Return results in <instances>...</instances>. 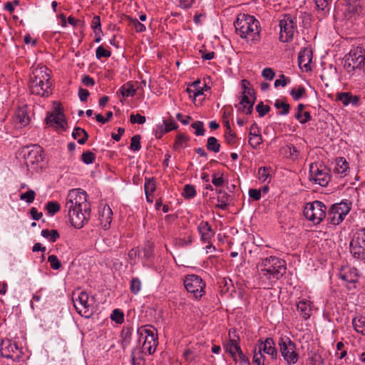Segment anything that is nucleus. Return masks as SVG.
Wrapping results in <instances>:
<instances>
[{"label":"nucleus","instance_id":"f257e3e1","mask_svg":"<svg viewBox=\"0 0 365 365\" xmlns=\"http://www.w3.org/2000/svg\"><path fill=\"white\" fill-rule=\"evenodd\" d=\"M257 268L262 285L269 287L286 274L287 264L284 259L271 256L262 259Z\"/></svg>","mask_w":365,"mask_h":365},{"label":"nucleus","instance_id":"f03ea898","mask_svg":"<svg viewBox=\"0 0 365 365\" xmlns=\"http://www.w3.org/2000/svg\"><path fill=\"white\" fill-rule=\"evenodd\" d=\"M235 27L237 34L247 41L255 43L259 41V22L255 16L245 14H239L235 22Z\"/></svg>","mask_w":365,"mask_h":365},{"label":"nucleus","instance_id":"7ed1b4c3","mask_svg":"<svg viewBox=\"0 0 365 365\" xmlns=\"http://www.w3.org/2000/svg\"><path fill=\"white\" fill-rule=\"evenodd\" d=\"M51 86L47 68L41 67L33 71L30 81V89L33 94L41 96H48Z\"/></svg>","mask_w":365,"mask_h":365},{"label":"nucleus","instance_id":"20e7f679","mask_svg":"<svg viewBox=\"0 0 365 365\" xmlns=\"http://www.w3.org/2000/svg\"><path fill=\"white\" fill-rule=\"evenodd\" d=\"M279 351L288 365L297 364L299 356L297 351L296 344L288 336L280 337L278 342Z\"/></svg>","mask_w":365,"mask_h":365},{"label":"nucleus","instance_id":"39448f33","mask_svg":"<svg viewBox=\"0 0 365 365\" xmlns=\"http://www.w3.org/2000/svg\"><path fill=\"white\" fill-rule=\"evenodd\" d=\"M21 154L25 159L28 168L36 169L40 163L43 161L44 155L43 148L36 144L24 147Z\"/></svg>","mask_w":365,"mask_h":365},{"label":"nucleus","instance_id":"423d86ee","mask_svg":"<svg viewBox=\"0 0 365 365\" xmlns=\"http://www.w3.org/2000/svg\"><path fill=\"white\" fill-rule=\"evenodd\" d=\"M365 61V51L361 47L351 49L344 58V68L349 73L360 69Z\"/></svg>","mask_w":365,"mask_h":365},{"label":"nucleus","instance_id":"0eeeda50","mask_svg":"<svg viewBox=\"0 0 365 365\" xmlns=\"http://www.w3.org/2000/svg\"><path fill=\"white\" fill-rule=\"evenodd\" d=\"M327 207L320 201L307 203L304 207V215L314 225H319L326 217Z\"/></svg>","mask_w":365,"mask_h":365},{"label":"nucleus","instance_id":"6e6552de","mask_svg":"<svg viewBox=\"0 0 365 365\" xmlns=\"http://www.w3.org/2000/svg\"><path fill=\"white\" fill-rule=\"evenodd\" d=\"M184 286L195 299H200L205 294V283L202 279L195 274L187 275L184 279Z\"/></svg>","mask_w":365,"mask_h":365},{"label":"nucleus","instance_id":"1a4fd4ad","mask_svg":"<svg viewBox=\"0 0 365 365\" xmlns=\"http://www.w3.org/2000/svg\"><path fill=\"white\" fill-rule=\"evenodd\" d=\"M89 205L87 202V194L80 189H73L69 191L66 202V208H79L86 210Z\"/></svg>","mask_w":365,"mask_h":365},{"label":"nucleus","instance_id":"9d476101","mask_svg":"<svg viewBox=\"0 0 365 365\" xmlns=\"http://www.w3.org/2000/svg\"><path fill=\"white\" fill-rule=\"evenodd\" d=\"M296 18L290 14H284L279 21L280 36L279 39L282 42H289L293 37L296 30Z\"/></svg>","mask_w":365,"mask_h":365},{"label":"nucleus","instance_id":"9b49d317","mask_svg":"<svg viewBox=\"0 0 365 365\" xmlns=\"http://www.w3.org/2000/svg\"><path fill=\"white\" fill-rule=\"evenodd\" d=\"M349 249L354 258L365 262V228L356 232L350 242Z\"/></svg>","mask_w":365,"mask_h":365},{"label":"nucleus","instance_id":"f8f14e48","mask_svg":"<svg viewBox=\"0 0 365 365\" xmlns=\"http://www.w3.org/2000/svg\"><path fill=\"white\" fill-rule=\"evenodd\" d=\"M140 338L139 341L143 339L141 351L145 354H152L155 352L158 345L157 338L154 333L148 329L141 327L138 331Z\"/></svg>","mask_w":365,"mask_h":365},{"label":"nucleus","instance_id":"ddd939ff","mask_svg":"<svg viewBox=\"0 0 365 365\" xmlns=\"http://www.w3.org/2000/svg\"><path fill=\"white\" fill-rule=\"evenodd\" d=\"M76 293H73V305L77 312L86 318H88L93 314L91 305L89 303V296L87 292L82 291L80 292L77 297L74 298Z\"/></svg>","mask_w":365,"mask_h":365},{"label":"nucleus","instance_id":"4468645a","mask_svg":"<svg viewBox=\"0 0 365 365\" xmlns=\"http://www.w3.org/2000/svg\"><path fill=\"white\" fill-rule=\"evenodd\" d=\"M349 211L350 207L346 203L332 205L328 212V220L332 225H339L344 220V217Z\"/></svg>","mask_w":365,"mask_h":365},{"label":"nucleus","instance_id":"2eb2a0df","mask_svg":"<svg viewBox=\"0 0 365 365\" xmlns=\"http://www.w3.org/2000/svg\"><path fill=\"white\" fill-rule=\"evenodd\" d=\"M341 10L347 20L355 19L363 14L361 0H343Z\"/></svg>","mask_w":365,"mask_h":365},{"label":"nucleus","instance_id":"dca6fc26","mask_svg":"<svg viewBox=\"0 0 365 365\" xmlns=\"http://www.w3.org/2000/svg\"><path fill=\"white\" fill-rule=\"evenodd\" d=\"M68 212L69 220L71 225L77 229L83 227L90 216L89 207L86 210L79 208L66 209Z\"/></svg>","mask_w":365,"mask_h":365},{"label":"nucleus","instance_id":"f3484780","mask_svg":"<svg viewBox=\"0 0 365 365\" xmlns=\"http://www.w3.org/2000/svg\"><path fill=\"white\" fill-rule=\"evenodd\" d=\"M310 178L322 187H325L330 181L331 176L325 166L312 164L309 168Z\"/></svg>","mask_w":365,"mask_h":365},{"label":"nucleus","instance_id":"a211bd4d","mask_svg":"<svg viewBox=\"0 0 365 365\" xmlns=\"http://www.w3.org/2000/svg\"><path fill=\"white\" fill-rule=\"evenodd\" d=\"M229 340L224 344V349L226 352L229 353L233 360L237 363V356L242 351L240 346V337L236 334L235 329L229 331Z\"/></svg>","mask_w":365,"mask_h":365},{"label":"nucleus","instance_id":"6ab92c4d","mask_svg":"<svg viewBox=\"0 0 365 365\" xmlns=\"http://www.w3.org/2000/svg\"><path fill=\"white\" fill-rule=\"evenodd\" d=\"M0 353L3 357L19 361L21 358V351L16 344L11 339H4L1 341Z\"/></svg>","mask_w":365,"mask_h":365},{"label":"nucleus","instance_id":"aec40b11","mask_svg":"<svg viewBox=\"0 0 365 365\" xmlns=\"http://www.w3.org/2000/svg\"><path fill=\"white\" fill-rule=\"evenodd\" d=\"M260 352H264L271 356L272 359H275L277 357V351L275 348L274 340L268 337L264 341L259 340L258 344L255 346Z\"/></svg>","mask_w":365,"mask_h":365},{"label":"nucleus","instance_id":"412c9836","mask_svg":"<svg viewBox=\"0 0 365 365\" xmlns=\"http://www.w3.org/2000/svg\"><path fill=\"white\" fill-rule=\"evenodd\" d=\"M312 60V51L305 48L300 51L298 55V64L300 68H304L306 71L311 70L310 63Z\"/></svg>","mask_w":365,"mask_h":365},{"label":"nucleus","instance_id":"4be33fe9","mask_svg":"<svg viewBox=\"0 0 365 365\" xmlns=\"http://www.w3.org/2000/svg\"><path fill=\"white\" fill-rule=\"evenodd\" d=\"M46 120L47 124L65 129V125L66 124L65 116L59 110L48 115Z\"/></svg>","mask_w":365,"mask_h":365},{"label":"nucleus","instance_id":"5701e85b","mask_svg":"<svg viewBox=\"0 0 365 365\" xmlns=\"http://www.w3.org/2000/svg\"><path fill=\"white\" fill-rule=\"evenodd\" d=\"M339 275L342 280L349 283H354L358 281L357 269L354 267L341 268Z\"/></svg>","mask_w":365,"mask_h":365},{"label":"nucleus","instance_id":"b1692460","mask_svg":"<svg viewBox=\"0 0 365 365\" xmlns=\"http://www.w3.org/2000/svg\"><path fill=\"white\" fill-rule=\"evenodd\" d=\"M197 230L200 234L201 240L205 243H210L214 232L208 222H201L197 226Z\"/></svg>","mask_w":365,"mask_h":365},{"label":"nucleus","instance_id":"393cba45","mask_svg":"<svg viewBox=\"0 0 365 365\" xmlns=\"http://www.w3.org/2000/svg\"><path fill=\"white\" fill-rule=\"evenodd\" d=\"M256 97L253 98H247L246 96H242L240 102L238 110L246 114H251L253 110V106L255 102Z\"/></svg>","mask_w":365,"mask_h":365},{"label":"nucleus","instance_id":"a878e982","mask_svg":"<svg viewBox=\"0 0 365 365\" xmlns=\"http://www.w3.org/2000/svg\"><path fill=\"white\" fill-rule=\"evenodd\" d=\"M334 171L339 174L341 177L347 175L349 172V163L344 158H337L336 159V165Z\"/></svg>","mask_w":365,"mask_h":365},{"label":"nucleus","instance_id":"bb28decb","mask_svg":"<svg viewBox=\"0 0 365 365\" xmlns=\"http://www.w3.org/2000/svg\"><path fill=\"white\" fill-rule=\"evenodd\" d=\"M113 212L109 207H104L102 209L100 221L104 229H108L112 220Z\"/></svg>","mask_w":365,"mask_h":365},{"label":"nucleus","instance_id":"cd10ccee","mask_svg":"<svg viewBox=\"0 0 365 365\" xmlns=\"http://www.w3.org/2000/svg\"><path fill=\"white\" fill-rule=\"evenodd\" d=\"M305 106L304 104H299L297 106V112L294 117L301 124H304L312 120V116L309 112L303 111Z\"/></svg>","mask_w":365,"mask_h":365},{"label":"nucleus","instance_id":"c85d7f7f","mask_svg":"<svg viewBox=\"0 0 365 365\" xmlns=\"http://www.w3.org/2000/svg\"><path fill=\"white\" fill-rule=\"evenodd\" d=\"M336 99L341 101L344 106H347L349 103L356 105L359 102V97L356 96H352L351 93L349 92L338 93Z\"/></svg>","mask_w":365,"mask_h":365},{"label":"nucleus","instance_id":"c756f323","mask_svg":"<svg viewBox=\"0 0 365 365\" xmlns=\"http://www.w3.org/2000/svg\"><path fill=\"white\" fill-rule=\"evenodd\" d=\"M311 303L309 301H300L297 305V309L300 312V315L304 319H307L311 316Z\"/></svg>","mask_w":365,"mask_h":365},{"label":"nucleus","instance_id":"7c9ffc66","mask_svg":"<svg viewBox=\"0 0 365 365\" xmlns=\"http://www.w3.org/2000/svg\"><path fill=\"white\" fill-rule=\"evenodd\" d=\"M72 136L73 138L76 139L78 143L81 145L84 144L88 138L87 132L84 129L79 127L74 128Z\"/></svg>","mask_w":365,"mask_h":365},{"label":"nucleus","instance_id":"2f4dec72","mask_svg":"<svg viewBox=\"0 0 365 365\" xmlns=\"http://www.w3.org/2000/svg\"><path fill=\"white\" fill-rule=\"evenodd\" d=\"M16 120L24 126L29 124L30 119L26 107L20 108L16 111Z\"/></svg>","mask_w":365,"mask_h":365},{"label":"nucleus","instance_id":"473e14b6","mask_svg":"<svg viewBox=\"0 0 365 365\" xmlns=\"http://www.w3.org/2000/svg\"><path fill=\"white\" fill-rule=\"evenodd\" d=\"M354 329L363 335H365V317L359 316L352 320Z\"/></svg>","mask_w":365,"mask_h":365},{"label":"nucleus","instance_id":"72a5a7b5","mask_svg":"<svg viewBox=\"0 0 365 365\" xmlns=\"http://www.w3.org/2000/svg\"><path fill=\"white\" fill-rule=\"evenodd\" d=\"M41 235L51 242H55L60 237V235L56 230H42Z\"/></svg>","mask_w":365,"mask_h":365},{"label":"nucleus","instance_id":"f704fd0d","mask_svg":"<svg viewBox=\"0 0 365 365\" xmlns=\"http://www.w3.org/2000/svg\"><path fill=\"white\" fill-rule=\"evenodd\" d=\"M274 107L279 110L278 114L280 115H286L289 113L290 106L289 103L277 99L274 102Z\"/></svg>","mask_w":365,"mask_h":365},{"label":"nucleus","instance_id":"c9c22d12","mask_svg":"<svg viewBox=\"0 0 365 365\" xmlns=\"http://www.w3.org/2000/svg\"><path fill=\"white\" fill-rule=\"evenodd\" d=\"M206 147L208 150L214 153H218L220 150V144L215 137L208 138Z\"/></svg>","mask_w":365,"mask_h":365},{"label":"nucleus","instance_id":"e433bc0d","mask_svg":"<svg viewBox=\"0 0 365 365\" xmlns=\"http://www.w3.org/2000/svg\"><path fill=\"white\" fill-rule=\"evenodd\" d=\"M45 208L50 216L54 215L60 209L61 205L56 201H48L45 206Z\"/></svg>","mask_w":365,"mask_h":365},{"label":"nucleus","instance_id":"4c0bfd02","mask_svg":"<svg viewBox=\"0 0 365 365\" xmlns=\"http://www.w3.org/2000/svg\"><path fill=\"white\" fill-rule=\"evenodd\" d=\"M120 93L124 97L134 96L136 93V90L133 88V86L129 83L123 85L120 88Z\"/></svg>","mask_w":365,"mask_h":365},{"label":"nucleus","instance_id":"58836bf2","mask_svg":"<svg viewBox=\"0 0 365 365\" xmlns=\"http://www.w3.org/2000/svg\"><path fill=\"white\" fill-rule=\"evenodd\" d=\"M163 125H165V128L161 130L160 137L165 133L178 128V125L173 120H163Z\"/></svg>","mask_w":365,"mask_h":365},{"label":"nucleus","instance_id":"ea45409f","mask_svg":"<svg viewBox=\"0 0 365 365\" xmlns=\"http://www.w3.org/2000/svg\"><path fill=\"white\" fill-rule=\"evenodd\" d=\"M251 135L252 137L250 138L249 144L253 148H257L262 143V135H260L259 130H257V132H255V133Z\"/></svg>","mask_w":365,"mask_h":365},{"label":"nucleus","instance_id":"a19ab883","mask_svg":"<svg viewBox=\"0 0 365 365\" xmlns=\"http://www.w3.org/2000/svg\"><path fill=\"white\" fill-rule=\"evenodd\" d=\"M144 188L145 194H153L156 189L155 179L153 178H145Z\"/></svg>","mask_w":365,"mask_h":365},{"label":"nucleus","instance_id":"79ce46f5","mask_svg":"<svg viewBox=\"0 0 365 365\" xmlns=\"http://www.w3.org/2000/svg\"><path fill=\"white\" fill-rule=\"evenodd\" d=\"M188 140L189 138L183 133L177 135L175 142L173 145L174 149L178 150L183 148L184 143H185Z\"/></svg>","mask_w":365,"mask_h":365},{"label":"nucleus","instance_id":"37998d69","mask_svg":"<svg viewBox=\"0 0 365 365\" xmlns=\"http://www.w3.org/2000/svg\"><path fill=\"white\" fill-rule=\"evenodd\" d=\"M306 93V90L304 86H299L297 88H294L290 91V95L294 101H298Z\"/></svg>","mask_w":365,"mask_h":365},{"label":"nucleus","instance_id":"c03bdc74","mask_svg":"<svg viewBox=\"0 0 365 365\" xmlns=\"http://www.w3.org/2000/svg\"><path fill=\"white\" fill-rule=\"evenodd\" d=\"M252 360L254 364L264 365V356L262 352L259 351L257 347L255 348Z\"/></svg>","mask_w":365,"mask_h":365},{"label":"nucleus","instance_id":"a18cd8bd","mask_svg":"<svg viewBox=\"0 0 365 365\" xmlns=\"http://www.w3.org/2000/svg\"><path fill=\"white\" fill-rule=\"evenodd\" d=\"M110 319L118 324H122L124 322V314L118 309H115L111 315Z\"/></svg>","mask_w":365,"mask_h":365},{"label":"nucleus","instance_id":"49530a36","mask_svg":"<svg viewBox=\"0 0 365 365\" xmlns=\"http://www.w3.org/2000/svg\"><path fill=\"white\" fill-rule=\"evenodd\" d=\"M309 360L310 365H323L324 364V361H323L322 356L317 352L312 353V354L309 357Z\"/></svg>","mask_w":365,"mask_h":365},{"label":"nucleus","instance_id":"de8ad7c7","mask_svg":"<svg viewBox=\"0 0 365 365\" xmlns=\"http://www.w3.org/2000/svg\"><path fill=\"white\" fill-rule=\"evenodd\" d=\"M270 167H261L258 170L259 179L263 182L266 181L270 176Z\"/></svg>","mask_w":365,"mask_h":365},{"label":"nucleus","instance_id":"09e8293b","mask_svg":"<svg viewBox=\"0 0 365 365\" xmlns=\"http://www.w3.org/2000/svg\"><path fill=\"white\" fill-rule=\"evenodd\" d=\"M196 195V190L195 187L191 185H186L184 187L182 195L185 198L190 199L195 197Z\"/></svg>","mask_w":365,"mask_h":365},{"label":"nucleus","instance_id":"8fccbe9b","mask_svg":"<svg viewBox=\"0 0 365 365\" xmlns=\"http://www.w3.org/2000/svg\"><path fill=\"white\" fill-rule=\"evenodd\" d=\"M130 292L134 294H137L141 289V282L138 278H133L130 282Z\"/></svg>","mask_w":365,"mask_h":365},{"label":"nucleus","instance_id":"3c124183","mask_svg":"<svg viewBox=\"0 0 365 365\" xmlns=\"http://www.w3.org/2000/svg\"><path fill=\"white\" fill-rule=\"evenodd\" d=\"M35 196L36 192L32 190H29L26 192L21 194L20 199L30 204L34 202Z\"/></svg>","mask_w":365,"mask_h":365},{"label":"nucleus","instance_id":"603ef678","mask_svg":"<svg viewBox=\"0 0 365 365\" xmlns=\"http://www.w3.org/2000/svg\"><path fill=\"white\" fill-rule=\"evenodd\" d=\"M130 150L134 151H138L141 148L140 145V135H135L131 138V143L130 146Z\"/></svg>","mask_w":365,"mask_h":365},{"label":"nucleus","instance_id":"864d4df0","mask_svg":"<svg viewBox=\"0 0 365 365\" xmlns=\"http://www.w3.org/2000/svg\"><path fill=\"white\" fill-rule=\"evenodd\" d=\"M191 126L195 129V134L196 135H203L205 134V130L202 121H195L192 123Z\"/></svg>","mask_w":365,"mask_h":365},{"label":"nucleus","instance_id":"5fc2aeb1","mask_svg":"<svg viewBox=\"0 0 365 365\" xmlns=\"http://www.w3.org/2000/svg\"><path fill=\"white\" fill-rule=\"evenodd\" d=\"M48 262H49L51 267L54 270H58L61 267V262L54 255L48 256Z\"/></svg>","mask_w":365,"mask_h":365},{"label":"nucleus","instance_id":"6e6d98bb","mask_svg":"<svg viewBox=\"0 0 365 365\" xmlns=\"http://www.w3.org/2000/svg\"><path fill=\"white\" fill-rule=\"evenodd\" d=\"M224 136L226 143L230 145H235L237 141V135L232 130L226 131Z\"/></svg>","mask_w":365,"mask_h":365},{"label":"nucleus","instance_id":"4d7b16f0","mask_svg":"<svg viewBox=\"0 0 365 365\" xmlns=\"http://www.w3.org/2000/svg\"><path fill=\"white\" fill-rule=\"evenodd\" d=\"M129 22L134 26L136 32H143L145 31V26L140 23L138 19L128 17Z\"/></svg>","mask_w":365,"mask_h":365},{"label":"nucleus","instance_id":"13d9d810","mask_svg":"<svg viewBox=\"0 0 365 365\" xmlns=\"http://www.w3.org/2000/svg\"><path fill=\"white\" fill-rule=\"evenodd\" d=\"M96 56L98 59H101L103 57L109 58L111 56V52L106 50L103 46H100L96 51Z\"/></svg>","mask_w":365,"mask_h":365},{"label":"nucleus","instance_id":"bf43d9fd","mask_svg":"<svg viewBox=\"0 0 365 365\" xmlns=\"http://www.w3.org/2000/svg\"><path fill=\"white\" fill-rule=\"evenodd\" d=\"M96 155L91 151H86L83 153L81 155L82 161L86 164H91L94 161Z\"/></svg>","mask_w":365,"mask_h":365},{"label":"nucleus","instance_id":"052dcab7","mask_svg":"<svg viewBox=\"0 0 365 365\" xmlns=\"http://www.w3.org/2000/svg\"><path fill=\"white\" fill-rule=\"evenodd\" d=\"M256 110L260 117H263L270 110V107L264 105L263 102H259L256 106Z\"/></svg>","mask_w":365,"mask_h":365},{"label":"nucleus","instance_id":"680f3d73","mask_svg":"<svg viewBox=\"0 0 365 365\" xmlns=\"http://www.w3.org/2000/svg\"><path fill=\"white\" fill-rule=\"evenodd\" d=\"M130 120L132 123L143 124L146 119L145 116L138 113L136 115L131 114L130 116Z\"/></svg>","mask_w":365,"mask_h":365},{"label":"nucleus","instance_id":"e2e57ef3","mask_svg":"<svg viewBox=\"0 0 365 365\" xmlns=\"http://www.w3.org/2000/svg\"><path fill=\"white\" fill-rule=\"evenodd\" d=\"M286 150V153L289 157L292 158H297L299 152L295 146H294L293 145H287Z\"/></svg>","mask_w":365,"mask_h":365},{"label":"nucleus","instance_id":"0e129e2a","mask_svg":"<svg viewBox=\"0 0 365 365\" xmlns=\"http://www.w3.org/2000/svg\"><path fill=\"white\" fill-rule=\"evenodd\" d=\"M262 76L267 79V80H272L275 76V73L271 68H265L262 70Z\"/></svg>","mask_w":365,"mask_h":365},{"label":"nucleus","instance_id":"69168bd1","mask_svg":"<svg viewBox=\"0 0 365 365\" xmlns=\"http://www.w3.org/2000/svg\"><path fill=\"white\" fill-rule=\"evenodd\" d=\"M91 27L93 29H94V31H98L99 32H102L101 18L99 16H95L93 18L91 22Z\"/></svg>","mask_w":365,"mask_h":365},{"label":"nucleus","instance_id":"338daca9","mask_svg":"<svg viewBox=\"0 0 365 365\" xmlns=\"http://www.w3.org/2000/svg\"><path fill=\"white\" fill-rule=\"evenodd\" d=\"M230 195L225 191L219 190L217 191V201L219 202H228L230 200Z\"/></svg>","mask_w":365,"mask_h":365},{"label":"nucleus","instance_id":"774afa93","mask_svg":"<svg viewBox=\"0 0 365 365\" xmlns=\"http://www.w3.org/2000/svg\"><path fill=\"white\" fill-rule=\"evenodd\" d=\"M290 81V79L289 78H286L284 75L281 74L279 76V78L277 79L274 81V86L279 87V86H285Z\"/></svg>","mask_w":365,"mask_h":365}]
</instances>
